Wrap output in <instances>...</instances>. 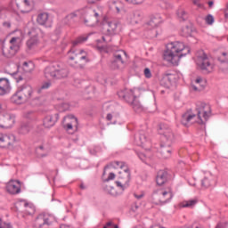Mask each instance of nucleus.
Listing matches in <instances>:
<instances>
[{"label": "nucleus", "mask_w": 228, "mask_h": 228, "mask_svg": "<svg viewBox=\"0 0 228 228\" xmlns=\"http://www.w3.org/2000/svg\"><path fill=\"white\" fill-rule=\"evenodd\" d=\"M52 85L53 84L49 81L43 83L41 86L37 89V93L41 94L42 90H48V88H51Z\"/></svg>", "instance_id": "a19ab883"}, {"label": "nucleus", "mask_w": 228, "mask_h": 228, "mask_svg": "<svg viewBox=\"0 0 228 228\" xmlns=\"http://www.w3.org/2000/svg\"><path fill=\"white\" fill-rule=\"evenodd\" d=\"M217 61L220 63V69L223 72H228V52H221L216 57Z\"/></svg>", "instance_id": "dca6fc26"}, {"label": "nucleus", "mask_w": 228, "mask_h": 228, "mask_svg": "<svg viewBox=\"0 0 228 228\" xmlns=\"http://www.w3.org/2000/svg\"><path fill=\"white\" fill-rule=\"evenodd\" d=\"M88 37H90V35L79 36V37L73 42V45H79V44H85V42H86V40H88Z\"/></svg>", "instance_id": "4c0bfd02"}, {"label": "nucleus", "mask_w": 228, "mask_h": 228, "mask_svg": "<svg viewBox=\"0 0 228 228\" xmlns=\"http://www.w3.org/2000/svg\"><path fill=\"white\" fill-rule=\"evenodd\" d=\"M196 111L198 117V124L204 126V124L209 120V117H211V106L205 102H198L196 103Z\"/></svg>", "instance_id": "9d476101"}, {"label": "nucleus", "mask_w": 228, "mask_h": 228, "mask_svg": "<svg viewBox=\"0 0 228 228\" xmlns=\"http://www.w3.org/2000/svg\"><path fill=\"white\" fill-rule=\"evenodd\" d=\"M160 134V149L158 151V156L162 159H168L172 156V144L175 142V134L168 125L160 124L158 129Z\"/></svg>", "instance_id": "f257e3e1"}, {"label": "nucleus", "mask_w": 228, "mask_h": 228, "mask_svg": "<svg viewBox=\"0 0 228 228\" xmlns=\"http://www.w3.org/2000/svg\"><path fill=\"white\" fill-rule=\"evenodd\" d=\"M135 113H142L143 111V106L138 101H134L130 105Z\"/></svg>", "instance_id": "473e14b6"}, {"label": "nucleus", "mask_w": 228, "mask_h": 228, "mask_svg": "<svg viewBox=\"0 0 228 228\" xmlns=\"http://www.w3.org/2000/svg\"><path fill=\"white\" fill-rule=\"evenodd\" d=\"M15 142V136L13 135H0V147L2 149H8L10 145Z\"/></svg>", "instance_id": "412c9836"}, {"label": "nucleus", "mask_w": 228, "mask_h": 228, "mask_svg": "<svg viewBox=\"0 0 228 228\" xmlns=\"http://www.w3.org/2000/svg\"><path fill=\"white\" fill-rule=\"evenodd\" d=\"M115 177H116L115 173H110L109 176L103 180V183H110V181H113Z\"/></svg>", "instance_id": "09e8293b"}, {"label": "nucleus", "mask_w": 228, "mask_h": 228, "mask_svg": "<svg viewBox=\"0 0 228 228\" xmlns=\"http://www.w3.org/2000/svg\"><path fill=\"white\" fill-rule=\"evenodd\" d=\"M29 115H33V111H28L27 112V118H29Z\"/></svg>", "instance_id": "69168bd1"}, {"label": "nucleus", "mask_w": 228, "mask_h": 228, "mask_svg": "<svg viewBox=\"0 0 228 228\" xmlns=\"http://www.w3.org/2000/svg\"><path fill=\"white\" fill-rule=\"evenodd\" d=\"M214 4H215V2H214V1H209V2H208V7H209V8H213Z\"/></svg>", "instance_id": "052dcab7"}, {"label": "nucleus", "mask_w": 228, "mask_h": 228, "mask_svg": "<svg viewBox=\"0 0 228 228\" xmlns=\"http://www.w3.org/2000/svg\"><path fill=\"white\" fill-rule=\"evenodd\" d=\"M84 83H85V81H83L79 78H74L73 86H76V88H83Z\"/></svg>", "instance_id": "37998d69"}, {"label": "nucleus", "mask_w": 228, "mask_h": 228, "mask_svg": "<svg viewBox=\"0 0 228 228\" xmlns=\"http://www.w3.org/2000/svg\"><path fill=\"white\" fill-rule=\"evenodd\" d=\"M12 77L15 78L16 83H20V81H22V79H23L22 76L19 75V73H17V72L12 73Z\"/></svg>", "instance_id": "8fccbe9b"}, {"label": "nucleus", "mask_w": 228, "mask_h": 228, "mask_svg": "<svg viewBox=\"0 0 228 228\" xmlns=\"http://www.w3.org/2000/svg\"><path fill=\"white\" fill-rule=\"evenodd\" d=\"M15 124V116L13 114L5 113L0 115V127L2 129H10Z\"/></svg>", "instance_id": "f8f14e48"}, {"label": "nucleus", "mask_w": 228, "mask_h": 228, "mask_svg": "<svg viewBox=\"0 0 228 228\" xmlns=\"http://www.w3.org/2000/svg\"><path fill=\"white\" fill-rule=\"evenodd\" d=\"M24 208H25V213L27 215H35V212L37 211V208H35V205H33L32 203H28L25 202L24 203Z\"/></svg>", "instance_id": "7c9ffc66"}, {"label": "nucleus", "mask_w": 228, "mask_h": 228, "mask_svg": "<svg viewBox=\"0 0 228 228\" xmlns=\"http://www.w3.org/2000/svg\"><path fill=\"white\" fill-rule=\"evenodd\" d=\"M76 17H77V14H76V12H71L67 16V20H72V19H76Z\"/></svg>", "instance_id": "603ef678"}, {"label": "nucleus", "mask_w": 228, "mask_h": 228, "mask_svg": "<svg viewBox=\"0 0 228 228\" xmlns=\"http://www.w3.org/2000/svg\"><path fill=\"white\" fill-rule=\"evenodd\" d=\"M37 158H45L47 157V149L44 145H40L36 149Z\"/></svg>", "instance_id": "2f4dec72"}, {"label": "nucleus", "mask_w": 228, "mask_h": 228, "mask_svg": "<svg viewBox=\"0 0 228 228\" xmlns=\"http://www.w3.org/2000/svg\"><path fill=\"white\" fill-rule=\"evenodd\" d=\"M205 22H206L208 26H213V24H214V22H215V17H213L212 14L207 15V17L205 18Z\"/></svg>", "instance_id": "c03bdc74"}, {"label": "nucleus", "mask_w": 228, "mask_h": 228, "mask_svg": "<svg viewBox=\"0 0 228 228\" xmlns=\"http://www.w3.org/2000/svg\"><path fill=\"white\" fill-rule=\"evenodd\" d=\"M159 24H161V16L159 14L151 16L148 22V26H151V28H158Z\"/></svg>", "instance_id": "cd10ccee"}, {"label": "nucleus", "mask_w": 228, "mask_h": 228, "mask_svg": "<svg viewBox=\"0 0 228 228\" xmlns=\"http://www.w3.org/2000/svg\"><path fill=\"white\" fill-rule=\"evenodd\" d=\"M190 46L184 45V43L176 41L167 45V50L164 52V60L172 65H179L181 58H184L191 53Z\"/></svg>", "instance_id": "f03ea898"}, {"label": "nucleus", "mask_w": 228, "mask_h": 228, "mask_svg": "<svg viewBox=\"0 0 228 228\" xmlns=\"http://www.w3.org/2000/svg\"><path fill=\"white\" fill-rule=\"evenodd\" d=\"M40 28L37 26H33L28 29V35L30 38H38V35H40Z\"/></svg>", "instance_id": "c756f323"}, {"label": "nucleus", "mask_w": 228, "mask_h": 228, "mask_svg": "<svg viewBox=\"0 0 228 228\" xmlns=\"http://www.w3.org/2000/svg\"><path fill=\"white\" fill-rule=\"evenodd\" d=\"M60 119V114L55 113L53 116V115H48L45 118L43 121V126L46 127L47 129H51L56 122Z\"/></svg>", "instance_id": "6ab92c4d"}, {"label": "nucleus", "mask_w": 228, "mask_h": 228, "mask_svg": "<svg viewBox=\"0 0 228 228\" xmlns=\"http://www.w3.org/2000/svg\"><path fill=\"white\" fill-rule=\"evenodd\" d=\"M71 118L73 119V124L72 123H68L66 124V130L71 131L73 129L74 126L76 129H77V118L71 116Z\"/></svg>", "instance_id": "58836bf2"}, {"label": "nucleus", "mask_w": 228, "mask_h": 228, "mask_svg": "<svg viewBox=\"0 0 228 228\" xmlns=\"http://www.w3.org/2000/svg\"><path fill=\"white\" fill-rule=\"evenodd\" d=\"M137 156L139 159H142V161H143V159H145V155H143V153H137Z\"/></svg>", "instance_id": "6e6d98bb"}, {"label": "nucleus", "mask_w": 228, "mask_h": 228, "mask_svg": "<svg viewBox=\"0 0 228 228\" xmlns=\"http://www.w3.org/2000/svg\"><path fill=\"white\" fill-rule=\"evenodd\" d=\"M195 117H197L196 114H191L190 110H187L182 115L181 124L184 126V127H188V126H190V122H191Z\"/></svg>", "instance_id": "b1692460"}, {"label": "nucleus", "mask_w": 228, "mask_h": 228, "mask_svg": "<svg viewBox=\"0 0 228 228\" xmlns=\"http://www.w3.org/2000/svg\"><path fill=\"white\" fill-rule=\"evenodd\" d=\"M193 4H196L197 6H200V0H192Z\"/></svg>", "instance_id": "680f3d73"}, {"label": "nucleus", "mask_w": 228, "mask_h": 228, "mask_svg": "<svg viewBox=\"0 0 228 228\" xmlns=\"http://www.w3.org/2000/svg\"><path fill=\"white\" fill-rule=\"evenodd\" d=\"M32 97L33 87L28 84H25L20 86L16 93L11 97V102H13V104H22L23 102L31 101Z\"/></svg>", "instance_id": "20e7f679"}, {"label": "nucleus", "mask_w": 228, "mask_h": 228, "mask_svg": "<svg viewBox=\"0 0 228 228\" xmlns=\"http://www.w3.org/2000/svg\"><path fill=\"white\" fill-rule=\"evenodd\" d=\"M224 19H228V12L224 13Z\"/></svg>", "instance_id": "774afa93"}, {"label": "nucleus", "mask_w": 228, "mask_h": 228, "mask_svg": "<svg viewBox=\"0 0 228 228\" xmlns=\"http://www.w3.org/2000/svg\"><path fill=\"white\" fill-rule=\"evenodd\" d=\"M144 76L147 79H151V77H152V73L151 72V69L149 68L144 69Z\"/></svg>", "instance_id": "49530a36"}, {"label": "nucleus", "mask_w": 228, "mask_h": 228, "mask_svg": "<svg viewBox=\"0 0 228 228\" xmlns=\"http://www.w3.org/2000/svg\"><path fill=\"white\" fill-rule=\"evenodd\" d=\"M12 92V86L10 85V80L6 77L0 78V95H8Z\"/></svg>", "instance_id": "a211bd4d"}, {"label": "nucleus", "mask_w": 228, "mask_h": 228, "mask_svg": "<svg viewBox=\"0 0 228 228\" xmlns=\"http://www.w3.org/2000/svg\"><path fill=\"white\" fill-rule=\"evenodd\" d=\"M22 69L24 72H31L35 69V64L31 61H25L23 62Z\"/></svg>", "instance_id": "e433bc0d"}, {"label": "nucleus", "mask_w": 228, "mask_h": 228, "mask_svg": "<svg viewBox=\"0 0 228 228\" xmlns=\"http://www.w3.org/2000/svg\"><path fill=\"white\" fill-rule=\"evenodd\" d=\"M183 37H190L191 35V28L185 26L182 28Z\"/></svg>", "instance_id": "a18cd8bd"}, {"label": "nucleus", "mask_w": 228, "mask_h": 228, "mask_svg": "<svg viewBox=\"0 0 228 228\" xmlns=\"http://www.w3.org/2000/svg\"><path fill=\"white\" fill-rule=\"evenodd\" d=\"M3 26H4V28H12V23L10 21H4Z\"/></svg>", "instance_id": "864d4df0"}, {"label": "nucleus", "mask_w": 228, "mask_h": 228, "mask_svg": "<svg viewBox=\"0 0 228 228\" xmlns=\"http://www.w3.org/2000/svg\"><path fill=\"white\" fill-rule=\"evenodd\" d=\"M6 190L11 195H18V193H20V181H10L6 186Z\"/></svg>", "instance_id": "2eb2a0df"}, {"label": "nucleus", "mask_w": 228, "mask_h": 228, "mask_svg": "<svg viewBox=\"0 0 228 228\" xmlns=\"http://www.w3.org/2000/svg\"><path fill=\"white\" fill-rule=\"evenodd\" d=\"M134 142L136 145L142 147V149H145L147 143H151V141H149V138H147V134H145L143 131L139 132V134L134 138Z\"/></svg>", "instance_id": "aec40b11"}, {"label": "nucleus", "mask_w": 228, "mask_h": 228, "mask_svg": "<svg viewBox=\"0 0 228 228\" xmlns=\"http://www.w3.org/2000/svg\"><path fill=\"white\" fill-rule=\"evenodd\" d=\"M195 83L197 84L204 83V80H202V78L199 77L198 78H196Z\"/></svg>", "instance_id": "4d7b16f0"}, {"label": "nucleus", "mask_w": 228, "mask_h": 228, "mask_svg": "<svg viewBox=\"0 0 228 228\" xmlns=\"http://www.w3.org/2000/svg\"><path fill=\"white\" fill-rule=\"evenodd\" d=\"M37 223L38 224V227L42 228L44 225H52L53 222L51 221V218H49V216L45 214H40L37 217Z\"/></svg>", "instance_id": "5701e85b"}, {"label": "nucleus", "mask_w": 228, "mask_h": 228, "mask_svg": "<svg viewBox=\"0 0 228 228\" xmlns=\"http://www.w3.org/2000/svg\"><path fill=\"white\" fill-rule=\"evenodd\" d=\"M134 197L135 199H138V200H140V199L143 198V194H140V195L134 194Z\"/></svg>", "instance_id": "bf43d9fd"}, {"label": "nucleus", "mask_w": 228, "mask_h": 228, "mask_svg": "<svg viewBox=\"0 0 228 228\" xmlns=\"http://www.w3.org/2000/svg\"><path fill=\"white\" fill-rule=\"evenodd\" d=\"M29 131H31V126L28 123L22 124L19 129L20 134H28Z\"/></svg>", "instance_id": "f704fd0d"}, {"label": "nucleus", "mask_w": 228, "mask_h": 228, "mask_svg": "<svg viewBox=\"0 0 228 228\" xmlns=\"http://www.w3.org/2000/svg\"><path fill=\"white\" fill-rule=\"evenodd\" d=\"M174 81H175V74L167 72L162 75L160 85L165 88H170Z\"/></svg>", "instance_id": "f3484780"}, {"label": "nucleus", "mask_w": 228, "mask_h": 228, "mask_svg": "<svg viewBox=\"0 0 228 228\" xmlns=\"http://www.w3.org/2000/svg\"><path fill=\"white\" fill-rule=\"evenodd\" d=\"M122 26L120 25V22L117 20H107L106 18L102 19V31L103 33L102 40L105 42V44H110L111 42V37L113 35H117L119 33Z\"/></svg>", "instance_id": "7ed1b4c3"}, {"label": "nucleus", "mask_w": 228, "mask_h": 228, "mask_svg": "<svg viewBox=\"0 0 228 228\" xmlns=\"http://www.w3.org/2000/svg\"><path fill=\"white\" fill-rule=\"evenodd\" d=\"M37 45H38V37H30L27 41L28 49H33L34 47H37Z\"/></svg>", "instance_id": "72a5a7b5"}, {"label": "nucleus", "mask_w": 228, "mask_h": 228, "mask_svg": "<svg viewBox=\"0 0 228 228\" xmlns=\"http://www.w3.org/2000/svg\"><path fill=\"white\" fill-rule=\"evenodd\" d=\"M197 65L201 69V70H205L207 74H209L213 70V66L209 61V58H208V54L204 52V50H200L197 53Z\"/></svg>", "instance_id": "9b49d317"}, {"label": "nucleus", "mask_w": 228, "mask_h": 228, "mask_svg": "<svg viewBox=\"0 0 228 228\" xmlns=\"http://www.w3.org/2000/svg\"><path fill=\"white\" fill-rule=\"evenodd\" d=\"M158 194L161 195L162 197H166L167 195H168V199L164 200H159V202L156 203L157 206L159 205V204H160V206H163L165 204H168V202L170 200H172V197H173L172 192H168L167 191H161L160 190V191H159Z\"/></svg>", "instance_id": "bb28decb"}, {"label": "nucleus", "mask_w": 228, "mask_h": 228, "mask_svg": "<svg viewBox=\"0 0 228 228\" xmlns=\"http://www.w3.org/2000/svg\"><path fill=\"white\" fill-rule=\"evenodd\" d=\"M37 22L39 26H45V28H53V20L49 19L48 12H40L37 14Z\"/></svg>", "instance_id": "ddd939ff"}, {"label": "nucleus", "mask_w": 228, "mask_h": 228, "mask_svg": "<svg viewBox=\"0 0 228 228\" xmlns=\"http://www.w3.org/2000/svg\"><path fill=\"white\" fill-rule=\"evenodd\" d=\"M198 202H199V200H197V199L184 200L182 203H180V208H189L191 209V208H195V206Z\"/></svg>", "instance_id": "c85d7f7f"}, {"label": "nucleus", "mask_w": 228, "mask_h": 228, "mask_svg": "<svg viewBox=\"0 0 228 228\" xmlns=\"http://www.w3.org/2000/svg\"><path fill=\"white\" fill-rule=\"evenodd\" d=\"M69 60L71 67H75V69H84L85 65L90 61L88 59V54L85 50H79L77 52L69 50L68 52Z\"/></svg>", "instance_id": "39448f33"}, {"label": "nucleus", "mask_w": 228, "mask_h": 228, "mask_svg": "<svg viewBox=\"0 0 228 228\" xmlns=\"http://www.w3.org/2000/svg\"><path fill=\"white\" fill-rule=\"evenodd\" d=\"M129 19L133 24H138L143 19V12L142 11H134L130 12Z\"/></svg>", "instance_id": "393cba45"}, {"label": "nucleus", "mask_w": 228, "mask_h": 228, "mask_svg": "<svg viewBox=\"0 0 228 228\" xmlns=\"http://www.w3.org/2000/svg\"><path fill=\"white\" fill-rule=\"evenodd\" d=\"M167 179H168V173L167 171L160 170L158 172L156 181L159 186H163Z\"/></svg>", "instance_id": "a878e982"}, {"label": "nucleus", "mask_w": 228, "mask_h": 228, "mask_svg": "<svg viewBox=\"0 0 228 228\" xmlns=\"http://www.w3.org/2000/svg\"><path fill=\"white\" fill-rule=\"evenodd\" d=\"M16 43H17V37H12V38L10 40L11 45H15Z\"/></svg>", "instance_id": "5fc2aeb1"}, {"label": "nucleus", "mask_w": 228, "mask_h": 228, "mask_svg": "<svg viewBox=\"0 0 228 228\" xmlns=\"http://www.w3.org/2000/svg\"><path fill=\"white\" fill-rule=\"evenodd\" d=\"M82 17L84 19V24L89 28H94L101 22L102 19V13L92 9L86 8L82 10Z\"/></svg>", "instance_id": "423d86ee"}, {"label": "nucleus", "mask_w": 228, "mask_h": 228, "mask_svg": "<svg viewBox=\"0 0 228 228\" xmlns=\"http://www.w3.org/2000/svg\"><path fill=\"white\" fill-rule=\"evenodd\" d=\"M117 167H119V168H124L123 172H119L121 175H119V179L121 181H116V185L118 188H120V190H126L129 186V182L131 181V171L129 170V167H126L125 162H115Z\"/></svg>", "instance_id": "1a4fd4ad"}, {"label": "nucleus", "mask_w": 228, "mask_h": 228, "mask_svg": "<svg viewBox=\"0 0 228 228\" xmlns=\"http://www.w3.org/2000/svg\"><path fill=\"white\" fill-rule=\"evenodd\" d=\"M0 228H13L12 224L3 223V220L0 218Z\"/></svg>", "instance_id": "3c124183"}, {"label": "nucleus", "mask_w": 228, "mask_h": 228, "mask_svg": "<svg viewBox=\"0 0 228 228\" xmlns=\"http://www.w3.org/2000/svg\"><path fill=\"white\" fill-rule=\"evenodd\" d=\"M177 16L179 19H182V20H188V12L184 10H179L177 12Z\"/></svg>", "instance_id": "79ce46f5"}, {"label": "nucleus", "mask_w": 228, "mask_h": 228, "mask_svg": "<svg viewBox=\"0 0 228 228\" xmlns=\"http://www.w3.org/2000/svg\"><path fill=\"white\" fill-rule=\"evenodd\" d=\"M127 53L124 50H118L112 53V59L110 61V69L113 70H120L125 69L127 65Z\"/></svg>", "instance_id": "0eeeda50"}, {"label": "nucleus", "mask_w": 228, "mask_h": 228, "mask_svg": "<svg viewBox=\"0 0 228 228\" xmlns=\"http://www.w3.org/2000/svg\"><path fill=\"white\" fill-rule=\"evenodd\" d=\"M45 77L47 79H64L69 77V69H61L60 65H50L45 69Z\"/></svg>", "instance_id": "6e6552de"}, {"label": "nucleus", "mask_w": 228, "mask_h": 228, "mask_svg": "<svg viewBox=\"0 0 228 228\" xmlns=\"http://www.w3.org/2000/svg\"><path fill=\"white\" fill-rule=\"evenodd\" d=\"M118 95L119 98L124 99V101H126V102L130 105L136 101V94H134V90L133 89L126 92H118Z\"/></svg>", "instance_id": "4468645a"}, {"label": "nucleus", "mask_w": 228, "mask_h": 228, "mask_svg": "<svg viewBox=\"0 0 228 228\" xmlns=\"http://www.w3.org/2000/svg\"><path fill=\"white\" fill-rule=\"evenodd\" d=\"M126 1L130 4H142V3H145V0H126Z\"/></svg>", "instance_id": "de8ad7c7"}, {"label": "nucleus", "mask_w": 228, "mask_h": 228, "mask_svg": "<svg viewBox=\"0 0 228 228\" xmlns=\"http://www.w3.org/2000/svg\"><path fill=\"white\" fill-rule=\"evenodd\" d=\"M80 189H81V190H86V186H85L84 183H81V184H80Z\"/></svg>", "instance_id": "0e129e2a"}, {"label": "nucleus", "mask_w": 228, "mask_h": 228, "mask_svg": "<svg viewBox=\"0 0 228 228\" xmlns=\"http://www.w3.org/2000/svg\"><path fill=\"white\" fill-rule=\"evenodd\" d=\"M107 120H113V115L112 114H107V117H106Z\"/></svg>", "instance_id": "13d9d810"}, {"label": "nucleus", "mask_w": 228, "mask_h": 228, "mask_svg": "<svg viewBox=\"0 0 228 228\" xmlns=\"http://www.w3.org/2000/svg\"><path fill=\"white\" fill-rule=\"evenodd\" d=\"M25 6H30L29 0H23Z\"/></svg>", "instance_id": "e2e57ef3"}, {"label": "nucleus", "mask_w": 228, "mask_h": 228, "mask_svg": "<svg viewBox=\"0 0 228 228\" xmlns=\"http://www.w3.org/2000/svg\"><path fill=\"white\" fill-rule=\"evenodd\" d=\"M0 44H1L2 49H3V47H4V41H3V40L0 39Z\"/></svg>", "instance_id": "338daca9"}, {"label": "nucleus", "mask_w": 228, "mask_h": 228, "mask_svg": "<svg viewBox=\"0 0 228 228\" xmlns=\"http://www.w3.org/2000/svg\"><path fill=\"white\" fill-rule=\"evenodd\" d=\"M17 51H19L18 45H11L9 49H4V46L2 47V53L5 58H13V55L17 54Z\"/></svg>", "instance_id": "4be33fe9"}, {"label": "nucleus", "mask_w": 228, "mask_h": 228, "mask_svg": "<svg viewBox=\"0 0 228 228\" xmlns=\"http://www.w3.org/2000/svg\"><path fill=\"white\" fill-rule=\"evenodd\" d=\"M213 184H215V180L209 177H205L201 181V185L203 186V188H209V186H213Z\"/></svg>", "instance_id": "c9c22d12"}, {"label": "nucleus", "mask_w": 228, "mask_h": 228, "mask_svg": "<svg viewBox=\"0 0 228 228\" xmlns=\"http://www.w3.org/2000/svg\"><path fill=\"white\" fill-rule=\"evenodd\" d=\"M103 190L105 191H108V193H110V195H117V191L115 190V187L111 186V185H105L103 186Z\"/></svg>", "instance_id": "ea45409f"}]
</instances>
